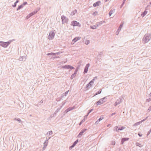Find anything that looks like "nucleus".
<instances>
[{"instance_id": "f257e3e1", "label": "nucleus", "mask_w": 151, "mask_h": 151, "mask_svg": "<svg viewBox=\"0 0 151 151\" xmlns=\"http://www.w3.org/2000/svg\"><path fill=\"white\" fill-rule=\"evenodd\" d=\"M151 35L150 34H146L142 39V42L144 44L147 43L150 40Z\"/></svg>"}, {"instance_id": "f03ea898", "label": "nucleus", "mask_w": 151, "mask_h": 151, "mask_svg": "<svg viewBox=\"0 0 151 151\" xmlns=\"http://www.w3.org/2000/svg\"><path fill=\"white\" fill-rule=\"evenodd\" d=\"M125 127L124 126L121 127L120 126H118L114 127L115 130L116 131H119L122 130L125 128Z\"/></svg>"}, {"instance_id": "7ed1b4c3", "label": "nucleus", "mask_w": 151, "mask_h": 151, "mask_svg": "<svg viewBox=\"0 0 151 151\" xmlns=\"http://www.w3.org/2000/svg\"><path fill=\"white\" fill-rule=\"evenodd\" d=\"M9 42H4L2 41L0 42V45L4 47H6L9 44Z\"/></svg>"}, {"instance_id": "20e7f679", "label": "nucleus", "mask_w": 151, "mask_h": 151, "mask_svg": "<svg viewBox=\"0 0 151 151\" xmlns=\"http://www.w3.org/2000/svg\"><path fill=\"white\" fill-rule=\"evenodd\" d=\"M62 68H63L71 70L74 68L73 67L69 65L63 66H62Z\"/></svg>"}, {"instance_id": "39448f33", "label": "nucleus", "mask_w": 151, "mask_h": 151, "mask_svg": "<svg viewBox=\"0 0 151 151\" xmlns=\"http://www.w3.org/2000/svg\"><path fill=\"white\" fill-rule=\"evenodd\" d=\"M94 80V79H93L87 84V85L86 86V87L87 88H88V89L89 88L91 87L93 85Z\"/></svg>"}, {"instance_id": "423d86ee", "label": "nucleus", "mask_w": 151, "mask_h": 151, "mask_svg": "<svg viewBox=\"0 0 151 151\" xmlns=\"http://www.w3.org/2000/svg\"><path fill=\"white\" fill-rule=\"evenodd\" d=\"M104 99L105 98H104L100 99L97 102V105L98 106L103 104V103L104 102Z\"/></svg>"}, {"instance_id": "0eeeda50", "label": "nucleus", "mask_w": 151, "mask_h": 151, "mask_svg": "<svg viewBox=\"0 0 151 151\" xmlns=\"http://www.w3.org/2000/svg\"><path fill=\"white\" fill-rule=\"evenodd\" d=\"M122 99L121 98H119L116 100L114 105L115 106H117L120 104L122 102Z\"/></svg>"}, {"instance_id": "6e6552de", "label": "nucleus", "mask_w": 151, "mask_h": 151, "mask_svg": "<svg viewBox=\"0 0 151 151\" xmlns=\"http://www.w3.org/2000/svg\"><path fill=\"white\" fill-rule=\"evenodd\" d=\"M81 38V37H75L73 40L72 42V44H74L76 42L80 40Z\"/></svg>"}, {"instance_id": "1a4fd4ad", "label": "nucleus", "mask_w": 151, "mask_h": 151, "mask_svg": "<svg viewBox=\"0 0 151 151\" xmlns=\"http://www.w3.org/2000/svg\"><path fill=\"white\" fill-rule=\"evenodd\" d=\"M72 24L73 26H80V24L78 22L75 21H73L72 22Z\"/></svg>"}, {"instance_id": "9d476101", "label": "nucleus", "mask_w": 151, "mask_h": 151, "mask_svg": "<svg viewBox=\"0 0 151 151\" xmlns=\"http://www.w3.org/2000/svg\"><path fill=\"white\" fill-rule=\"evenodd\" d=\"M89 66L90 65L89 64H88L86 65L84 69V73H85L87 72Z\"/></svg>"}, {"instance_id": "9b49d317", "label": "nucleus", "mask_w": 151, "mask_h": 151, "mask_svg": "<svg viewBox=\"0 0 151 151\" xmlns=\"http://www.w3.org/2000/svg\"><path fill=\"white\" fill-rule=\"evenodd\" d=\"M129 138H126V137H124L123 138H122V139L121 141V144H123L124 142L126 141H127L129 140Z\"/></svg>"}, {"instance_id": "f8f14e48", "label": "nucleus", "mask_w": 151, "mask_h": 151, "mask_svg": "<svg viewBox=\"0 0 151 151\" xmlns=\"http://www.w3.org/2000/svg\"><path fill=\"white\" fill-rule=\"evenodd\" d=\"M55 36V34L53 32H51L50 33L49 36L50 38L52 39Z\"/></svg>"}, {"instance_id": "ddd939ff", "label": "nucleus", "mask_w": 151, "mask_h": 151, "mask_svg": "<svg viewBox=\"0 0 151 151\" xmlns=\"http://www.w3.org/2000/svg\"><path fill=\"white\" fill-rule=\"evenodd\" d=\"M101 2L100 1H98L97 2L94 3L93 4V6L94 7H96L97 6H98L99 5V4Z\"/></svg>"}, {"instance_id": "4468645a", "label": "nucleus", "mask_w": 151, "mask_h": 151, "mask_svg": "<svg viewBox=\"0 0 151 151\" xmlns=\"http://www.w3.org/2000/svg\"><path fill=\"white\" fill-rule=\"evenodd\" d=\"M147 12L146 11V10H145L144 12L141 14V16L142 17H144L147 14Z\"/></svg>"}, {"instance_id": "2eb2a0df", "label": "nucleus", "mask_w": 151, "mask_h": 151, "mask_svg": "<svg viewBox=\"0 0 151 151\" xmlns=\"http://www.w3.org/2000/svg\"><path fill=\"white\" fill-rule=\"evenodd\" d=\"M123 24H124V22H122L121 24H120L119 27L118 28V30H121V29L122 28V27H123Z\"/></svg>"}, {"instance_id": "dca6fc26", "label": "nucleus", "mask_w": 151, "mask_h": 151, "mask_svg": "<svg viewBox=\"0 0 151 151\" xmlns=\"http://www.w3.org/2000/svg\"><path fill=\"white\" fill-rule=\"evenodd\" d=\"M136 145L137 146H138L140 147H142V145H141V144H140V143H139V142H137L136 143Z\"/></svg>"}, {"instance_id": "f3484780", "label": "nucleus", "mask_w": 151, "mask_h": 151, "mask_svg": "<svg viewBox=\"0 0 151 151\" xmlns=\"http://www.w3.org/2000/svg\"><path fill=\"white\" fill-rule=\"evenodd\" d=\"M78 140H76L73 144V145L71 146V147H73L75 145L78 143Z\"/></svg>"}, {"instance_id": "a211bd4d", "label": "nucleus", "mask_w": 151, "mask_h": 151, "mask_svg": "<svg viewBox=\"0 0 151 151\" xmlns=\"http://www.w3.org/2000/svg\"><path fill=\"white\" fill-rule=\"evenodd\" d=\"M141 124L140 122H137L133 125V126H137Z\"/></svg>"}, {"instance_id": "6ab92c4d", "label": "nucleus", "mask_w": 151, "mask_h": 151, "mask_svg": "<svg viewBox=\"0 0 151 151\" xmlns=\"http://www.w3.org/2000/svg\"><path fill=\"white\" fill-rule=\"evenodd\" d=\"M97 25H94V26H91V28L92 29H96L97 28Z\"/></svg>"}, {"instance_id": "aec40b11", "label": "nucleus", "mask_w": 151, "mask_h": 151, "mask_svg": "<svg viewBox=\"0 0 151 151\" xmlns=\"http://www.w3.org/2000/svg\"><path fill=\"white\" fill-rule=\"evenodd\" d=\"M89 41L88 40H86L85 41V44H86V45L88 44L89 43Z\"/></svg>"}, {"instance_id": "412c9836", "label": "nucleus", "mask_w": 151, "mask_h": 151, "mask_svg": "<svg viewBox=\"0 0 151 151\" xmlns=\"http://www.w3.org/2000/svg\"><path fill=\"white\" fill-rule=\"evenodd\" d=\"M36 13V12H33L32 13H30L29 14V15H30V16L31 17V16L34 15Z\"/></svg>"}, {"instance_id": "4be33fe9", "label": "nucleus", "mask_w": 151, "mask_h": 151, "mask_svg": "<svg viewBox=\"0 0 151 151\" xmlns=\"http://www.w3.org/2000/svg\"><path fill=\"white\" fill-rule=\"evenodd\" d=\"M76 72H75L74 73V74H73L70 77V78L71 79H72L75 76V75H76Z\"/></svg>"}, {"instance_id": "5701e85b", "label": "nucleus", "mask_w": 151, "mask_h": 151, "mask_svg": "<svg viewBox=\"0 0 151 151\" xmlns=\"http://www.w3.org/2000/svg\"><path fill=\"white\" fill-rule=\"evenodd\" d=\"M120 30H118V29L117 31L115 33L116 35H118L119 34V33L120 32Z\"/></svg>"}, {"instance_id": "b1692460", "label": "nucleus", "mask_w": 151, "mask_h": 151, "mask_svg": "<svg viewBox=\"0 0 151 151\" xmlns=\"http://www.w3.org/2000/svg\"><path fill=\"white\" fill-rule=\"evenodd\" d=\"M73 109V108H68L67 109V112H68L70 111V110H71L72 109Z\"/></svg>"}, {"instance_id": "393cba45", "label": "nucleus", "mask_w": 151, "mask_h": 151, "mask_svg": "<svg viewBox=\"0 0 151 151\" xmlns=\"http://www.w3.org/2000/svg\"><path fill=\"white\" fill-rule=\"evenodd\" d=\"M101 90H100V91H98L95 94L94 96L95 95H96L100 93H101Z\"/></svg>"}, {"instance_id": "a878e982", "label": "nucleus", "mask_w": 151, "mask_h": 151, "mask_svg": "<svg viewBox=\"0 0 151 151\" xmlns=\"http://www.w3.org/2000/svg\"><path fill=\"white\" fill-rule=\"evenodd\" d=\"M83 133V132H81L78 135V137H80L81 135H82Z\"/></svg>"}, {"instance_id": "bb28decb", "label": "nucleus", "mask_w": 151, "mask_h": 151, "mask_svg": "<svg viewBox=\"0 0 151 151\" xmlns=\"http://www.w3.org/2000/svg\"><path fill=\"white\" fill-rule=\"evenodd\" d=\"M55 53H48V54H47V55H55Z\"/></svg>"}, {"instance_id": "cd10ccee", "label": "nucleus", "mask_w": 151, "mask_h": 151, "mask_svg": "<svg viewBox=\"0 0 151 151\" xmlns=\"http://www.w3.org/2000/svg\"><path fill=\"white\" fill-rule=\"evenodd\" d=\"M151 101V98L147 99L146 101L147 102H149Z\"/></svg>"}, {"instance_id": "c85d7f7f", "label": "nucleus", "mask_w": 151, "mask_h": 151, "mask_svg": "<svg viewBox=\"0 0 151 151\" xmlns=\"http://www.w3.org/2000/svg\"><path fill=\"white\" fill-rule=\"evenodd\" d=\"M126 0H123V3L122 4L121 6V7H122L123 5V4H124Z\"/></svg>"}, {"instance_id": "c756f323", "label": "nucleus", "mask_w": 151, "mask_h": 151, "mask_svg": "<svg viewBox=\"0 0 151 151\" xmlns=\"http://www.w3.org/2000/svg\"><path fill=\"white\" fill-rule=\"evenodd\" d=\"M23 7L21 5L20 6H19L17 8V10H19L21 8H22Z\"/></svg>"}, {"instance_id": "7c9ffc66", "label": "nucleus", "mask_w": 151, "mask_h": 151, "mask_svg": "<svg viewBox=\"0 0 151 151\" xmlns=\"http://www.w3.org/2000/svg\"><path fill=\"white\" fill-rule=\"evenodd\" d=\"M113 14V11L112 10H111L109 13V15L110 16H111Z\"/></svg>"}, {"instance_id": "2f4dec72", "label": "nucleus", "mask_w": 151, "mask_h": 151, "mask_svg": "<svg viewBox=\"0 0 151 151\" xmlns=\"http://www.w3.org/2000/svg\"><path fill=\"white\" fill-rule=\"evenodd\" d=\"M147 111L149 112L151 111V106L149 107Z\"/></svg>"}, {"instance_id": "473e14b6", "label": "nucleus", "mask_w": 151, "mask_h": 151, "mask_svg": "<svg viewBox=\"0 0 151 151\" xmlns=\"http://www.w3.org/2000/svg\"><path fill=\"white\" fill-rule=\"evenodd\" d=\"M30 17V15L29 14L26 17V19H28Z\"/></svg>"}, {"instance_id": "72a5a7b5", "label": "nucleus", "mask_w": 151, "mask_h": 151, "mask_svg": "<svg viewBox=\"0 0 151 151\" xmlns=\"http://www.w3.org/2000/svg\"><path fill=\"white\" fill-rule=\"evenodd\" d=\"M86 130V129H83L82 130L81 132H83V133L84 132H85Z\"/></svg>"}, {"instance_id": "f704fd0d", "label": "nucleus", "mask_w": 151, "mask_h": 151, "mask_svg": "<svg viewBox=\"0 0 151 151\" xmlns=\"http://www.w3.org/2000/svg\"><path fill=\"white\" fill-rule=\"evenodd\" d=\"M145 121V119H143L142 120H141L140 122V123H141L142 122H144V121Z\"/></svg>"}, {"instance_id": "c9c22d12", "label": "nucleus", "mask_w": 151, "mask_h": 151, "mask_svg": "<svg viewBox=\"0 0 151 151\" xmlns=\"http://www.w3.org/2000/svg\"><path fill=\"white\" fill-rule=\"evenodd\" d=\"M103 118H104L103 117L102 118H100L99 119V121H100L101 120H102Z\"/></svg>"}, {"instance_id": "e433bc0d", "label": "nucleus", "mask_w": 151, "mask_h": 151, "mask_svg": "<svg viewBox=\"0 0 151 151\" xmlns=\"http://www.w3.org/2000/svg\"><path fill=\"white\" fill-rule=\"evenodd\" d=\"M150 132H150V131L149 130V131L148 132L147 134V136L149 135Z\"/></svg>"}, {"instance_id": "4c0bfd02", "label": "nucleus", "mask_w": 151, "mask_h": 151, "mask_svg": "<svg viewBox=\"0 0 151 151\" xmlns=\"http://www.w3.org/2000/svg\"><path fill=\"white\" fill-rule=\"evenodd\" d=\"M138 135L139 136L141 137L142 136V134H140L138 133Z\"/></svg>"}, {"instance_id": "58836bf2", "label": "nucleus", "mask_w": 151, "mask_h": 151, "mask_svg": "<svg viewBox=\"0 0 151 151\" xmlns=\"http://www.w3.org/2000/svg\"><path fill=\"white\" fill-rule=\"evenodd\" d=\"M16 6V3H14V5H13V6L14 7H15Z\"/></svg>"}, {"instance_id": "ea45409f", "label": "nucleus", "mask_w": 151, "mask_h": 151, "mask_svg": "<svg viewBox=\"0 0 151 151\" xmlns=\"http://www.w3.org/2000/svg\"><path fill=\"white\" fill-rule=\"evenodd\" d=\"M65 18V17H61V18L62 19L63 21V19Z\"/></svg>"}, {"instance_id": "a19ab883", "label": "nucleus", "mask_w": 151, "mask_h": 151, "mask_svg": "<svg viewBox=\"0 0 151 151\" xmlns=\"http://www.w3.org/2000/svg\"><path fill=\"white\" fill-rule=\"evenodd\" d=\"M97 12H94L93 13V15H94L95 14H97Z\"/></svg>"}, {"instance_id": "79ce46f5", "label": "nucleus", "mask_w": 151, "mask_h": 151, "mask_svg": "<svg viewBox=\"0 0 151 151\" xmlns=\"http://www.w3.org/2000/svg\"><path fill=\"white\" fill-rule=\"evenodd\" d=\"M19 1L18 0H17L16 2H15V3H16L17 4V3Z\"/></svg>"}, {"instance_id": "37998d69", "label": "nucleus", "mask_w": 151, "mask_h": 151, "mask_svg": "<svg viewBox=\"0 0 151 151\" xmlns=\"http://www.w3.org/2000/svg\"><path fill=\"white\" fill-rule=\"evenodd\" d=\"M82 121H81V122H80V124H79V125H80L82 124Z\"/></svg>"}, {"instance_id": "c03bdc74", "label": "nucleus", "mask_w": 151, "mask_h": 151, "mask_svg": "<svg viewBox=\"0 0 151 151\" xmlns=\"http://www.w3.org/2000/svg\"><path fill=\"white\" fill-rule=\"evenodd\" d=\"M148 116L145 119V120L147 119Z\"/></svg>"}, {"instance_id": "a18cd8bd", "label": "nucleus", "mask_w": 151, "mask_h": 151, "mask_svg": "<svg viewBox=\"0 0 151 151\" xmlns=\"http://www.w3.org/2000/svg\"><path fill=\"white\" fill-rule=\"evenodd\" d=\"M109 0H105V2H107V1H108Z\"/></svg>"}, {"instance_id": "49530a36", "label": "nucleus", "mask_w": 151, "mask_h": 151, "mask_svg": "<svg viewBox=\"0 0 151 151\" xmlns=\"http://www.w3.org/2000/svg\"><path fill=\"white\" fill-rule=\"evenodd\" d=\"M150 6V5H148L147 6V7H148Z\"/></svg>"}, {"instance_id": "de8ad7c7", "label": "nucleus", "mask_w": 151, "mask_h": 151, "mask_svg": "<svg viewBox=\"0 0 151 151\" xmlns=\"http://www.w3.org/2000/svg\"><path fill=\"white\" fill-rule=\"evenodd\" d=\"M150 132H151V128L150 129Z\"/></svg>"}, {"instance_id": "09e8293b", "label": "nucleus", "mask_w": 151, "mask_h": 151, "mask_svg": "<svg viewBox=\"0 0 151 151\" xmlns=\"http://www.w3.org/2000/svg\"><path fill=\"white\" fill-rule=\"evenodd\" d=\"M150 5L151 4V2L150 3Z\"/></svg>"}, {"instance_id": "8fccbe9b", "label": "nucleus", "mask_w": 151, "mask_h": 151, "mask_svg": "<svg viewBox=\"0 0 151 151\" xmlns=\"http://www.w3.org/2000/svg\"><path fill=\"white\" fill-rule=\"evenodd\" d=\"M115 144V142H114V145Z\"/></svg>"}, {"instance_id": "3c124183", "label": "nucleus", "mask_w": 151, "mask_h": 151, "mask_svg": "<svg viewBox=\"0 0 151 151\" xmlns=\"http://www.w3.org/2000/svg\"><path fill=\"white\" fill-rule=\"evenodd\" d=\"M115 114V113H114V115Z\"/></svg>"}]
</instances>
